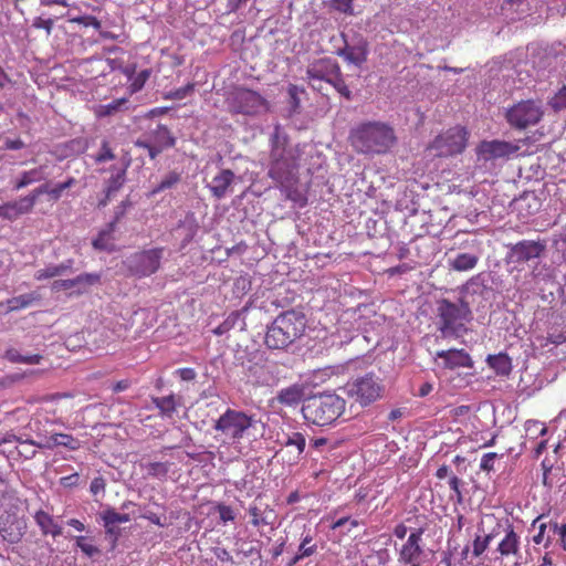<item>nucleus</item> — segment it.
<instances>
[{
	"mask_svg": "<svg viewBox=\"0 0 566 566\" xmlns=\"http://www.w3.org/2000/svg\"><path fill=\"white\" fill-rule=\"evenodd\" d=\"M305 397V386L303 384H293L289 387L282 388L277 395L276 400L279 403L287 407L298 405Z\"/></svg>",
	"mask_w": 566,
	"mask_h": 566,
	"instance_id": "nucleus-23",
	"label": "nucleus"
},
{
	"mask_svg": "<svg viewBox=\"0 0 566 566\" xmlns=\"http://www.w3.org/2000/svg\"><path fill=\"white\" fill-rule=\"evenodd\" d=\"M147 471L150 476L165 478L169 472V464L167 462H151L147 465Z\"/></svg>",
	"mask_w": 566,
	"mask_h": 566,
	"instance_id": "nucleus-47",
	"label": "nucleus"
},
{
	"mask_svg": "<svg viewBox=\"0 0 566 566\" xmlns=\"http://www.w3.org/2000/svg\"><path fill=\"white\" fill-rule=\"evenodd\" d=\"M346 401L335 394H319L303 401L302 413L306 421L316 426H327L336 421L345 411Z\"/></svg>",
	"mask_w": 566,
	"mask_h": 566,
	"instance_id": "nucleus-5",
	"label": "nucleus"
},
{
	"mask_svg": "<svg viewBox=\"0 0 566 566\" xmlns=\"http://www.w3.org/2000/svg\"><path fill=\"white\" fill-rule=\"evenodd\" d=\"M34 521L40 527L42 535H52L53 537L63 534L62 527L54 521L53 516L43 510H39L34 514Z\"/></svg>",
	"mask_w": 566,
	"mask_h": 566,
	"instance_id": "nucleus-26",
	"label": "nucleus"
},
{
	"mask_svg": "<svg viewBox=\"0 0 566 566\" xmlns=\"http://www.w3.org/2000/svg\"><path fill=\"white\" fill-rule=\"evenodd\" d=\"M478 254L459 253L455 258L449 261V265L454 271L467 272L473 270L478 265Z\"/></svg>",
	"mask_w": 566,
	"mask_h": 566,
	"instance_id": "nucleus-33",
	"label": "nucleus"
},
{
	"mask_svg": "<svg viewBox=\"0 0 566 566\" xmlns=\"http://www.w3.org/2000/svg\"><path fill=\"white\" fill-rule=\"evenodd\" d=\"M54 25L53 19H44L42 17H36L33 19L32 27L34 29H43L46 32V36L51 35L52 29Z\"/></svg>",
	"mask_w": 566,
	"mask_h": 566,
	"instance_id": "nucleus-55",
	"label": "nucleus"
},
{
	"mask_svg": "<svg viewBox=\"0 0 566 566\" xmlns=\"http://www.w3.org/2000/svg\"><path fill=\"white\" fill-rule=\"evenodd\" d=\"M41 189H39L38 187L34 188L29 195L22 197L24 199V203H27L30 208V210L32 211L33 210V207L34 205L38 201V198L41 196Z\"/></svg>",
	"mask_w": 566,
	"mask_h": 566,
	"instance_id": "nucleus-61",
	"label": "nucleus"
},
{
	"mask_svg": "<svg viewBox=\"0 0 566 566\" xmlns=\"http://www.w3.org/2000/svg\"><path fill=\"white\" fill-rule=\"evenodd\" d=\"M544 116V107L539 99H522L505 111L507 124L517 130L537 125Z\"/></svg>",
	"mask_w": 566,
	"mask_h": 566,
	"instance_id": "nucleus-8",
	"label": "nucleus"
},
{
	"mask_svg": "<svg viewBox=\"0 0 566 566\" xmlns=\"http://www.w3.org/2000/svg\"><path fill=\"white\" fill-rule=\"evenodd\" d=\"M497 458L499 454L496 452H489L483 454L480 462V469L486 473L494 471V463Z\"/></svg>",
	"mask_w": 566,
	"mask_h": 566,
	"instance_id": "nucleus-53",
	"label": "nucleus"
},
{
	"mask_svg": "<svg viewBox=\"0 0 566 566\" xmlns=\"http://www.w3.org/2000/svg\"><path fill=\"white\" fill-rule=\"evenodd\" d=\"M486 361L489 366L500 376H509L512 371L511 358L505 353L489 355Z\"/></svg>",
	"mask_w": 566,
	"mask_h": 566,
	"instance_id": "nucleus-32",
	"label": "nucleus"
},
{
	"mask_svg": "<svg viewBox=\"0 0 566 566\" xmlns=\"http://www.w3.org/2000/svg\"><path fill=\"white\" fill-rule=\"evenodd\" d=\"M422 527L413 530L407 541L397 551V562L401 566H421L424 559L422 546Z\"/></svg>",
	"mask_w": 566,
	"mask_h": 566,
	"instance_id": "nucleus-12",
	"label": "nucleus"
},
{
	"mask_svg": "<svg viewBox=\"0 0 566 566\" xmlns=\"http://www.w3.org/2000/svg\"><path fill=\"white\" fill-rule=\"evenodd\" d=\"M277 188L285 195L286 199L303 207L307 203L306 196L298 188V176L294 180L276 184Z\"/></svg>",
	"mask_w": 566,
	"mask_h": 566,
	"instance_id": "nucleus-30",
	"label": "nucleus"
},
{
	"mask_svg": "<svg viewBox=\"0 0 566 566\" xmlns=\"http://www.w3.org/2000/svg\"><path fill=\"white\" fill-rule=\"evenodd\" d=\"M285 447H295L297 449V457L304 452L305 446H306V439L305 436L301 432H293L292 434L287 436V439L283 442Z\"/></svg>",
	"mask_w": 566,
	"mask_h": 566,
	"instance_id": "nucleus-42",
	"label": "nucleus"
},
{
	"mask_svg": "<svg viewBox=\"0 0 566 566\" xmlns=\"http://www.w3.org/2000/svg\"><path fill=\"white\" fill-rule=\"evenodd\" d=\"M41 189H39L38 187L34 188L29 195L22 197L24 199V203H27L30 208V210L32 211L33 210V207L34 205L38 201V198L41 196Z\"/></svg>",
	"mask_w": 566,
	"mask_h": 566,
	"instance_id": "nucleus-62",
	"label": "nucleus"
},
{
	"mask_svg": "<svg viewBox=\"0 0 566 566\" xmlns=\"http://www.w3.org/2000/svg\"><path fill=\"white\" fill-rule=\"evenodd\" d=\"M102 520L107 534L114 536L117 539L119 535V528L117 524L127 523L130 521V516L127 513H118L114 509H107L102 513Z\"/></svg>",
	"mask_w": 566,
	"mask_h": 566,
	"instance_id": "nucleus-24",
	"label": "nucleus"
},
{
	"mask_svg": "<svg viewBox=\"0 0 566 566\" xmlns=\"http://www.w3.org/2000/svg\"><path fill=\"white\" fill-rule=\"evenodd\" d=\"M106 489V481L103 476H96L92 480L90 491L93 495L104 493Z\"/></svg>",
	"mask_w": 566,
	"mask_h": 566,
	"instance_id": "nucleus-57",
	"label": "nucleus"
},
{
	"mask_svg": "<svg viewBox=\"0 0 566 566\" xmlns=\"http://www.w3.org/2000/svg\"><path fill=\"white\" fill-rule=\"evenodd\" d=\"M101 282L99 273H81L74 279L55 280L51 289L53 292L70 291V295L80 296Z\"/></svg>",
	"mask_w": 566,
	"mask_h": 566,
	"instance_id": "nucleus-16",
	"label": "nucleus"
},
{
	"mask_svg": "<svg viewBox=\"0 0 566 566\" xmlns=\"http://www.w3.org/2000/svg\"><path fill=\"white\" fill-rule=\"evenodd\" d=\"M348 140L358 154L384 155L396 145L397 137L389 124L367 120L350 129Z\"/></svg>",
	"mask_w": 566,
	"mask_h": 566,
	"instance_id": "nucleus-1",
	"label": "nucleus"
},
{
	"mask_svg": "<svg viewBox=\"0 0 566 566\" xmlns=\"http://www.w3.org/2000/svg\"><path fill=\"white\" fill-rule=\"evenodd\" d=\"M146 140L160 146L161 148H171L176 144V138L166 125L159 124L155 129L148 134Z\"/></svg>",
	"mask_w": 566,
	"mask_h": 566,
	"instance_id": "nucleus-28",
	"label": "nucleus"
},
{
	"mask_svg": "<svg viewBox=\"0 0 566 566\" xmlns=\"http://www.w3.org/2000/svg\"><path fill=\"white\" fill-rule=\"evenodd\" d=\"M343 39L345 34L342 33ZM345 45L336 51V54L343 57L347 63L354 64L357 67H361L368 59V42L359 36L354 44H349L346 40Z\"/></svg>",
	"mask_w": 566,
	"mask_h": 566,
	"instance_id": "nucleus-19",
	"label": "nucleus"
},
{
	"mask_svg": "<svg viewBox=\"0 0 566 566\" xmlns=\"http://www.w3.org/2000/svg\"><path fill=\"white\" fill-rule=\"evenodd\" d=\"M233 180L234 172L230 169H222L216 177H213L212 184L209 187L212 196L217 199L226 197Z\"/></svg>",
	"mask_w": 566,
	"mask_h": 566,
	"instance_id": "nucleus-25",
	"label": "nucleus"
},
{
	"mask_svg": "<svg viewBox=\"0 0 566 566\" xmlns=\"http://www.w3.org/2000/svg\"><path fill=\"white\" fill-rule=\"evenodd\" d=\"M496 557L495 560L501 563L504 560H513L514 566L521 565L522 552H521V538L514 531L512 524H509L505 528L503 538L499 542L495 548Z\"/></svg>",
	"mask_w": 566,
	"mask_h": 566,
	"instance_id": "nucleus-15",
	"label": "nucleus"
},
{
	"mask_svg": "<svg viewBox=\"0 0 566 566\" xmlns=\"http://www.w3.org/2000/svg\"><path fill=\"white\" fill-rule=\"evenodd\" d=\"M353 1L354 0H332V6L342 13L353 14Z\"/></svg>",
	"mask_w": 566,
	"mask_h": 566,
	"instance_id": "nucleus-56",
	"label": "nucleus"
},
{
	"mask_svg": "<svg viewBox=\"0 0 566 566\" xmlns=\"http://www.w3.org/2000/svg\"><path fill=\"white\" fill-rule=\"evenodd\" d=\"M30 444L36 446L41 449H53L55 447H64L69 450H77L81 447V442L77 438L69 433H53L50 437H44L40 441H29Z\"/></svg>",
	"mask_w": 566,
	"mask_h": 566,
	"instance_id": "nucleus-21",
	"label": "nucleus"
},
{
	"mask_svg": "<svg viewBox=\"0 0 566 566\" xmlns=\"http://www.w3.org/2000/svg\"><path fill=\"white\" fill-rule=\"evenodd\" d=\"M255 420L252 415L228 408L216 421L213 429L224 442L240 443L245 438Z\"/></svg>",
	"mask_w": 566,
	"mask_h": 566,
	"instance_id": "nucleus-7",
	"label": "nucleus"
},
{
	"mask_svg": "<svg viewBox=\"0 0 566 566\" xmlns=\"http://www.w3.org/2000/svg\"><path fill=\"white\" fill-rule=\"evenodd\" d=\"M75 544L76 547H78L81 552L87 557H94L101 554V549L93 543L90 537L76 536Z\"/></svg>",
	"mask_w": 566,
	"mask_h": 566,
	"instance_id": "nucleus-41",
	"label": "nucleus"
},
{
	"mask_svg": "<svg viewBox=\"0 0 566 566\" xmlns=\"http://www.w3.org/2000/svg\"><path fill=\"white\" fill-rule=\"evenodd\" d=\"M38 296L33 293L11 297L6 301L7 312L19 311L29 307Z\"/></svg>",
	"mask_w": 566,
	"mask_h": 566,
	"instance_id": "nucleus-37",
	"label": "nucleus"
},
{
	"mask_svg": "<svg viewBox=\"0 0 566 566\" xmlns=\"http://www.w3.org/2000/svg\"><path fill=\"white\" fill-rule=\"evenodd\" d=\"M127 103H128V98H126V97L116 98L108 104L99 105L98 108L96 109V115L98 117L114 115L115 113L122 111L123 107L126 106Z\"/></svg>",
	"mask_w": 566,
	"mask_h": 566,
	"instance_id": "nucleus-40",
	"label": "nucleus"
},
{
	"mask_svg": "<svg viewBox=\"0 0 566 566\" xmlns=\"http://www.w3.org/2000/svg\"><path fill=\"white\" fill-rule=\"evenodd\" d=\"M345 390L356 402L368 406L381 396L382 386L373 374H366L348 381Z\"/></svg>",
	"mask_w": 566,
	"mask_h": 566,
	"instance_id": "nucleus-11",
	"label": "nucleus"
},
{
	"mask_svg": "<svg viewBox=\"0 0 566 566\" xmlns=\"http://www.w3.org/2000/svg\"><path fill=\"white\" fill-rule=\"evenodd\" d=\"M163 253V248H154L135 253L128 260L129 271L139 277L154 274L160 268Z\"/></svg>",
	"mask_w": 566,
	"mask_h": 566,
	"instance_id": "nucleus-13",
	"label": "nucleus"
},
{
	"mask_svg": "<svg viewBox=\"0 0 566 566\" xmlns=\"http://www.w3.org/2000/svg\"><path fill=\"white\" fill-rule=\"evenodd\" d=\"M226 101L232 114L253 116L266 106V99L260 93L242 86L234 87Z\"/></svg>",
	"mask_w": 566,
	"mask_h": 566,
	"instance_id": "nucleus-10",
	"label": "nucleus"
},
{
	"mask_svg": "<svg viewBox=\"0 0 566 566\" xmlns=\"http://www.w3.org/2000/svg\"><path fill=\"white\" fill-rule=\"evenodd\" d=\"M546 527H547L546 523H541V524L538 525V532H537V534H536V535H534V536H533V542H534L535 544H537V545H539V544H543V543H544V546H545V547H548V545L551 544V539H549V537H547V538L545 539V532H546Z\"/></svg>",
	"mask_w": 566,
	"mask_h": 566,
	"instance_id": "nucleus-59",
	"label": "nucleus"
},
{
	"mask_svg": "<svg viewBox=\"0 0 566 566\" xmlns=\"http://www.w3.org/2000/svg\"><path fill=\"white\" fill-rule=\"evenodd\" d=\"M517 144L505 140H482L476 147V155L480 160L490 161L510 157L520 150Z\"/></svg>",
	"mask_w": 566,
	"mask_h": 566,
	"instance_id": "nucleus-17",
	"label": "nucleus"
},
{
	"mask_svg": "<svg viewBox=\"0 0 566 566\" xmlns=\"http://www.w3.org/2000/svg\"><path fill=\"white\" fill-rule=\"evenodd\" d=\"M153 403L159 409L163 417L171 418L177 410L178 400L174 394L153 398Z\"/></svg>",
	"mask_w": 566,
	"mask_h": 566,
	"instance_id": "nucleus-34",
	"label": "nucleus"
},
{
	"mask_svg": "<svg viewBox=\"0 0 566 566\" xmlns=\"http://www.w3.org/2000/svg\"><path fill=\"white\" fill-rule=\"evenodd\" d=\"M247 377L253 386H274L279 381L277 366L269 361L253 363L248 367Z\"/></svg>",
	"mask_w": 566,
	"mask_h": 566,
	"instance_id": "nucleus-18",
	"label": "nucleus"
},
{
	"mask_svg": "<svg viewBox=\"0 0 566 566\" xmlns=\"http://www.w3.org/2000/svg\"><path fill=\"white\" fill-rule=\"evenodd\" d=\"M270 163L268 176L275 182L294 180L298 176L300 153L289 144L286 136L276 130L270 139Z\"/></svg>",
	"mask_w": 566,
	"mask_h": 566,
	"instance_id": "nucleus-2",
	"label": "nucleus"
},
{
	"mask_svg": "<svg viewBox=\"0 0 566 566\" xmlns=\"http://www.w3.org/2000/svg\"><path fill=\"white\" fill-rule=\"evenodd\" d=\"M306 318L301 312L291 310L281 313L268 327L264 343L271 349H284L305 332Z\"/></svg>",
	"mask_w": 566,
	"mask_h": 566,
	"instance_id": "nucleus-4",
	"label": "nucleus"
},
{
	"mask_svg": "<svg viewBox=\"0 0 566 566\" xmlns=\"http://www.w3.org/2000/svg\"><path fill=\"white\" fill-rule=\"evenodd\" d=\"M216 511L219 513L220 521L222 523L233 522L235 520V513L233 509L223 503H218L216 505Z\"/></svg>",
	"mask_w": 566,
	"mask_h": 566,
	"instance_id": "nucleus-49",
	"label": "nucleus"
},
{
	"mask_svg": "<svg viewBox=\"0 0 566 566\" xmlns=\"http://www.w3.org/2000/svg\"><path fill=\"white\" fill-rule=\"evenodd\" d=\"M115 159V154L107 140H103L99 151L95 155L94 160L97 164L106 163Z\"/></svg>",
	"mask_w": 566,
	"mask_h": 566,
	"instance_id": "nucleus-46",
	"label": "nucleus"
},
{
	"mask_svg": "<svg viewBox=\"0 0 566 566\" xmlns=\"http://www.w3.org/2000/svg\"><path fill=\"white\" fill-rule=\"evenodd\" d=\"M74 261L69 259L60 264H50L44 269L38 270L34 274L36 281H44L72 272Z\"/></svg>",
	"mask_w": 566,
	"mask_h": 566,
	"instance_id": "nucleus-27",
	"label": "nucleus"
},
{
	"mask_svg": "<svg viewBox=\"0 0 566 566\" xmlns=\"http://www.w3.org/2000/svg\"><path fill=\"white\" fill-rule=\"evenodd\" d=\"M149 76H150V70H143L138 74H136L132 78V82L129 84V87H128L129 93L134 94V93L139 92L144 87L146 82L148 81Z\"/></svg>",
	"mask_w": 566,
	"mask_h": 566,
	"instance_id": "nucleus-45",
	"label": "nucleus"
},
{
	"mask_svg": "<svg viewBox=\"0 0 566 566\" xmlns=\"http://www.w3.org/2000/svg\"><path fill=\"white\" fill-rule=\"evenodd\" d=\"M214 555L222 563H233V557L227 548L216 547Z\"/></svg>",
	"mask_w": 566,
	"mask_h": 566,
	"instance_id": "nucleus-63",
	"label": "nucleus"
},
{
	"mask_svg": "<svg viewBox=\"0 0 566 566\" xmlns=\"http://www.w3.org/2000/svg\"><path fill=\"white\" fill-rule=\"evenodd\" d=\"M4 357L11 363L29 365L39 364L42 359V356L39 354L21 355L15 348L6 350Z\"/></svg>",
	"mask_w": 566,
	"mask_h": 566,
	"instance_id": "nucleus-38",
	"label": "nucleus"
},
{
	"mask_svg": "<svg viewBox=\"0 0 566 566\" xmlns=\"http://www.w3.org/2000/svg\"><path fill=\"white\" fill-rule=\"evenodd\" d=\"M492 539L493 534L475 535V537L472 541L471 557L479 558L480 556H482L489 548Z\"/></svg>",
	"mask_w": 566,
	"mask_h": 566,
	"instance_id": "nucleus-39",
	"label": "nucleus"
},
{
	"mask_svg": "<svg viewBox=\"0 0 566 566\" xmlns=\"http://www.w3.org/2000/svg\"><path fill=\"white\" fill-rule=\"evenodd\" d=\"M317 552V544L314 542L310 532L302 533L301 544L296 555L287 563V566H294L300 560L313 556Z\"/></svg>",
	"mask_w": 566,
	"mask_h": 566,
	"instance_id": "nucleus-29",
	"label": "nucleus"
},
{
	"mask_svg": "<svg viewBox=\"0 0 566 566\" xmlns=\"http://www.w3.org/2000/svg\"><path fill=\"white\" fill-rule=\"evenodd\" d=\"M462 484V481L461 479H459L457 475H452L449 480V485H450V489L455 493V496H457V501L459 503L462 502V492L460 490V486Z\"/></svg>",
	"mask_w": 566,
	"mask_h": 566,
	"instance_id": "nucleus-60",
	"label": "nucleus"
},
{
	"mask_svg": "<svg viewBox=\"0 0 566 566\" xmlns=\"http://www.w3.org/2000/svg\"><path fill=\"white\" fill-rule=\"evenodd\" d=\"M306 76L313 90L321 91L322 83L325 82L332 85L347 101H350L353 97L352 91L345 82L340 65L334 59L321 57L314 60L306 69Z\"/></svg>",
	"mask_w": 566,
	"mask_h": 566,
	"instance_id": "nucleus-6",
	"label": "nucleus"
},
{
	"mask_svg": "<svg viewBox=\"0 0 566 566\" xmlns=\"http://www.w3.org/2000/svg\"><path fill=\"white\" fill-rule=\"evenodd\" d=\"M469 133L462 126H454L439 134L427 147L436 157H450L464 151Z\"/></svg>",
	"mask_w": 566,
	"mask_h": 566,
	"instance_id": "nucleus-9",
	"label": "nucleus"
},
{
	"mask_svg": "<svg viewBox=\"0 0 566 566\" xmlns=\"http://www.w3.org/2000/svg\"><path fill=\"white\" fill-rule=\"evenodd\" d=\"M136 147L144 148L148 151L150 159H155L165 148H161L154 143H150L146 139H138L135 143Z\"/></svg>",
	"mask_w": 566,
	"mask_h": 566,
	"instance_id": "nucleus-52",
	"label": "nucleus"
},
{
	"mask_svg": "<svg viewBox=\"0 0 566 566\" xmlns=\"http://www.w3.org/2000/svg\"><path fill=\"white\" fill-rule=\"evenodd\" d=\"M238 317H239L238 312L231 313L223 323H221L219 326H217L213 329V334L221 336L224 333L229 332L234 326Z\"/></svg>",
	"mask_w": 566,
	"mask_h": 566,
	"instance_id": "nucleus-50",
	"label": "nucleus"
},
{
	"mask_svg": "<svg viewBox=\"0 0 566 566\" xmlns=\"http://www.w3.org/2000/svg\"><path fill=\"white\" fill-rule=\"evenodd\" d=\"M549 106L558 112L566 108V86H563L548 102Z\"/></svg>",
	"mask_w": 566,
	"mask_h": 566,
	"instance_id": "nucleus-48",
	"label": "nucleus"
},
{
	"mask_svg": "<svg viewBox=\"0 0 566 566\" xmlns=\"http://www.w3.org/2000/svg\"><path fill=\"white\" fill-rule=\"evenodd\" d=\"M115 230H111V227L107 226L105 230H102L98 235L93 240L92 244L96 250L102 251H113L114 250V238L113 232Z\"/></svg>",
	"mask_w": 566,
	"mask_h": 566,
	"instance_id": "nucleus-36",
	"label": "nucleus"
},
{
	"mask_svg": "<svg viewBox=\"0 0 566 566\" xmlns=\"http://www.w3.org/2000/svg\"><path fill=\"white\" fill-rule=\"evenodd\" d=\"M70 21L73 23L82 24L84 27H93L96 30H99L102 27L101 21L93 15H81L72 18Z\"/></svg>",
	"mask_w": 566,
	"mask_h": 566,
	"instance_id": "nucleus-54",
	"label": "nucleus"
},
{
	"mask_svg": "<svg viewBox=\"0 0 566 566\" xmlns=\"http://www.w3.org/2000/svg\"><path fill=\"white\" fill-rule=\"evenodd\" d=\"M248 513L254 527L272 525L275 520L274 510L259 497L250 504Z\"/></svg>",
	"mask_w": 566,
	"mask_h": 566,
	"instance_id": "nucleus-20",
	"label": "nucleus"
},
{
	"mask_svg": "<svg viewBox=\"0 0 566 566\" xmlns=\"http://www.w3.org/2000/svg\"><path fill=\"white\" fill-rule=\"evenodd\" d=\"M437 357L443 359V367L448 369L473 366L470 355L464 349L440 350L437 352Z\"/></svg>",
	"mask_w": 566,
	"mask_h": 566,
	"instance_id": "nucleus-22",
	"label": "nucleus"
},
{
	"mask_svg": "<svg viewBox=\"0 0 566 566\" xmlns=\"http://www.w3.org/2000/svg\"><path fill=\"white\" fill-rule=\"evenodd\" d=\"M193 91H195V84L193 83H188L187 85H185L182 87H179V88H176L175 91L169 92L166 95V98L184 99L185 97H187L190 94H192Z\"/></svg>",
	"mask_w": 566,
	"mask_h": 566,
	"instance_id": "nucleus-51",
	"label": "nucleus"
},
{
	"mask_svg": "<svg viewBox=\"0 0 566 566\" xmlns=\"http://www.w3.org/2000/svg\"><path fill=\"white\" fill-rule=\"evenodd\" d=\"M506 248L507 263L524 264L531 260L541 258L546 245L541 240H522L514 244H507Z\"/></svg>",
	"mask_w": 566,
	"mask_h": 566,
	"instance_id": "nucleus-14",
	"label": "nucleus"
},
{
	"mask_svg": "<svg viewBox=\"0 0 566 566\" xmlns=\"http://www.w3.org/2000/svg\"><path fill=\"white\" fill-rule=\"evenodd\" d=\"M129 205L130 203L128 201H122V203L116 208L114 219L108 223L111 230H115L116 224L125 216L126 209Z\"/></svg>",
	"mask_w": 566,
	"mask_h": 566,
	"instance_id": "nucleus-58",
	"label": "nucleus"
},
{
	"mask_svg": "<svg viewBox=\"0 0 566 566\" xmlns=\"http://www.w3.org/2000/svg\"><path fill=\"white\" fill-rule=\"evenodd\" d=\"M437 327L444 337H460L468 332L467 325L473 319L470 304L463 297L452 302L449 298L437 301Z\"/></svg>",
	"mask_w": 566,
	"mask_h": 566,
	"instance_id": "nucleus-3",
	"label": "nucleus"
},
{
	"mask_svg": "<svg viewBox=\"0 0 566 566\" xmlns=\"http://www.w3.org/2000/svg\"><path fill=\"white\" fill-rule=\"evenodd\" d=\"M176 373L179 375L180 379L184 381H191L197 376L196 370L190 367L179 368L176 370Z\"/></svg>",
	"mask_w": 566,
	"mask_h": 566,
	"instance_id": "nucleus-64",
	"label": "nucleus"
},
{
	"mask_svg": "<svg viewBox=\"0 0 566 566\" xmlns=\"http://www.w3.org/2000/svg\"><path fill=\"white\" fill-rule=\"evenodd\" d=\"M42 168H33L23 171L13 182V189L20 190L43 179Z\"/></svg>",
	"mask_w": 566,
	"mask_h": 566,
	"instance_id": "nucleus-35",
	"label": "nucleus"
},
{
	"mask_svg": "<svg viewBox=\"0 0 566 566\" xmlns=\"http://www.w3.org/2000/svg\"><path fill=\"white\" fill-rule=\"evenodd\" d=\"M23 201L24 199L21 197L15 201L0 205V217L7 220H15L18 217L31 212L29 206Z\"/></svg>",
	"mask_w": 566,
	"mask_h": 566,
	"instance_id": "nucleus-31",
	"label": "nucleus"
},
{
	"mask_svg": "<svg viewBox=\"0 0 566 566\" xmlns=\"http://www.w3.org/2000/svg\"><path fill=\"white\" fill-rule=\"evenodd\" d=\"M180 181V175L177 171H169L161 181L153 190L154 193H159L177 185Z\"/></svg>",
	"mask_w": 566,
	"mask_h": 566,
	"instance_id": "nucleus-43",
	"label": "nucleus"
},
{
	"mask_svg": "<svg viewBox=\"0 0 566 566\" xmlns=\"http://www.w3.org/2000/svg\"><path fill=\"white\" fill-rule=\"evenodd\" d=\"M304 93V88L298 87L295 84H290L287 86V94H289V103L291 106V111L293 113H297L301 106V99L300 94Z\"/></svg>",
	"mask_w": 566,
	"mask_h": 566,
	"instance_id": "nucleus-44",
	"label": "nucleus"
}]
</instances>
